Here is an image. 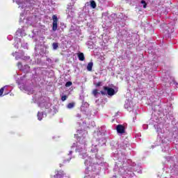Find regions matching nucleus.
<instances>
[{
	"instance_id": "nucleus-2",
	"label": "nucleus",
	"mask_w": 178,
	"mask_h": 178,
	"mask_svg": "<svg viewBox=\"0 0 178 178\" xmlns=\"http://www.w3.org/2000/svg\"><path fill=\"white\" fill-rule=\"evenodd\" d=\"M52 20H53L52 30L53 31H56V30H58V16H56V15H54L52 16Z\"/></svg>"
},
{
	"instance_id": "nucleus-13",
	"label": "nucleus",
	"mask_w": 178,
	"mask_h": 178,
	"mask_svg": "<svg viewBox=\"0 0 178 178\" xmlns=\"http://www.w3.org/2000/svg\"><path fill=\"white\" fill-rule=\"evenodd\" d=\"M5 90V88L3 87L0 89V97H2V95H3V91Z\"/></svg>"
},
{
	"instance_id": "nucleus-6",
	"label": "nucleus",
	"mask_w": 178,
	"mask_h": 178,
	"mask_svg": "<svg viewBox=\"0 0 178 178\" xmlns=\"http://www.w3.org/2000/svg\"><path fill=\"white\" fill-rule=\"evenodd\" d=\"M65 172L63 171H59L57 174H56V177L58 178H60V177H63V176H65Z\"/></svg>"
},
{
	"instance_id": "nucleus-4",
	"label": "nucleus",
	"mask_w": 178,
	"mask_h": 178,
	"mask_svg": "<svg viewBox=\"0 0 178 178\" xmlns=\"http://www.w3.org/2000/svg\"><path fill=\"white\" fill-rule=\"evenodd\" d=\"M94 66V63L90 62L88 63L86 69L88 72H92V67Z\"/></svg>"
},
{
	"instance_id": "nucleus-17",
	"label": "nucleus",
	"mask_w": 178,
	"mask_h": 178,
	"mask_svg": "<svg viewBox=\"0 0 178 178\" xmlns=\"http://www.w3.org/2000/svg\"><path fill=\"white\" fill-rule=\"evenodd\" d=\"M84 163L85 165H88V160H86Z\"/></svg>"
},
{
	"instance_id": "nucleus-5",
	"label": "nucleus",
	"mask_w": 178,
	"mask_h": 178,
	"mask_svg": "<svg viewBox=\"0 0 178 178\" xmlns=\"http://www.w3.org/2000/svg\"><path fill=\"white\" fill-rule=\"evenodd\" d=\"M78 58L79 60L83 62V60H86V57H84V54L83 53H79L78 54Z\"/></svg>"
},
{
	"instance_id": "nucleus-1",
	"label": "nucleus",
	"mask_w": 178,
	"mask_h": 178,
	"mask_svg": "<svg viewBox=\"0 0 178 178\" xmlns=\"http://www.w3.org/2000/svg\"><path fill=\"white\" fill-rule=\"evenodd\" d=\"M103 90H104H104L100 91V94H102V95H106V92L105 91H107L108 95H110V96L115 95V89L112 88H109L108 86H104Z\"/></svg>"
},
{
	"instance_id": "nucleus-3",
	"label": "nucleus",
	"mask_w": 178,
	"mask_h": 178,
	"mask_svg": "<svg viewBox=\"0 0 178 178\" xmlns=\"http://www.w3.org/2000/svg\"><path fill=\"white\" fill-rule=\"evenodd\" d=\"M116 130L117 132L119 133L120 134H124V133H125L124 126L122 124L117 125Z\"/></svg>"
},
{
	"instance_id": "nucleus-18",
	"label": "nucleus",
	"mask_w": 178,
	"mask_h": 178,
	"mask_svg": "<svg viewBox=\"0 0 178 178\" xmlns=\"http://www.w3.org/2000/svg\"><path fill=\"white\" fill-rule=\"evenodd\" d=\"M17 66H22V63L21 62H18L17 63Z\"/></svg>"
},
{
	"instance_id": "nucleus-15",
	"label": "nucleus",
	"mask_w": 178,
	"mask_h": 178,
	"mask_svg": "<svg viewBox=\"0 0 178 178\" xmlns=\"http://www.w3.org/2000/svg\"><path fill=\"white\" fill-rule=\"evenodd\" d=\"M66 99H67V96L63 95L61 97V101L65 102Z\"/></svg>"
},
{
	"instance_id": "nucleus-9",
	"label": "nucleus",
	"mask_w": 178,
	"mask_h": 178,
	"mask_svg": "<svg viewBox=\"0 0 178 178\" xmlns=\"http://www.w3.org/2000/svg\"><path fill=\"white\" fill-rule=\"evenodd\" d=\"M67 108L68 109H72V108H74V103H69L67 106Z\"/></svg>"
},
{
	"instance_id": "nucleus-7",
	"label": "nucleus",
	"mask_w": 178,
	"mask_h": 178,
	"mask_svg": "<svg viewBox=\"0 0 178 178\" xmlns=\"http://www.w3.org/2000/svg\"><path fill=\"white\" fill-rule=\"evenodd\" d=\"M90 6L92 8V9H95V8H97V3H95V1H90Z\"/></svg>"
},
{
	"instance_id": "nucleus-10",
	"label": "nucleus",
	"mask_w": 178,
	"mask_h": 178,
	"mask_svg": "<svg viewBox=\"0 0 178 178\" xmlns=\"http://www.w3.org/2000/svg\"><path fill=\"white\" fill-rule=\"evenodd\" d=\"M52 47H53V49H58L59 45H58V42H54L52 44Z\"/></svg>"
},
{
	"instance_id": "nucleus-8",
	"label": "nucleus",
	"mask_w": 178,
	"mask_h": 178,
	"mask_svg": "<svg viewBox=\"0 0 178 178\" xmlns=\"http://www.w3.org/2000/svg\"><path fill=\"white\" fill-rule=\"evenodd\" d=\"M38 120H42V116H44V113H38Z\"/></svg>"
},
{
	"instance_id": "nucleus-16",
	"label": "nucleus",
	"mask_w": 178,
	"mask_h": 178,
	"mask_svg": "<svg viewBox=\"0 0 178 178\" xmlns=\"http://www.w3.org/2000/svg\"><path fill=\"white\" fill-rule=\"evenodd\" d=\"M101 84H102V82L99 81L96 83V87H101Z\"/></svg>"
},
{
	"instance_id": "nucleus-12",
	"label": "nucleus",
	"mask_w": 178,
	"mask_h": 178,
	"mask_svg": "<svg viewBox=\"0 0 178 178\" xmlns=\"http://www.w3.org/2000/svg\"><path fill=\"white\" fill-rule=\"evenodd\" d=\"M140 3H143L144 9L147 8V2H145V1L142 0Z\"/></svg>"
},
{
	"instance_id": "nucleus-14",
	"label": "nucleus",
	"mask_w": 178,
	"mask_h": 178,
	"mask_svg": "<svg viewBox=\"0 0 178 178\" xmlns=\"http://www.w3.org/2000/svg\"><path fill=\"white\" fill-rule=\"evenodd\" d=\"M72 84L73 83H72V81H68L65 83V87H70Z\"/></svg>"
},
{
	"instance_id": "nucleus-11",
	"label": "nucleus",
	"mask_w": 178,
	"mask_h": 178,
	"mask_svg": "<svg viewBox=\"0 0 178 178\" xmlns=\"http://www.w3.org/2000/svg\"><path fill=\"white\" fill-rule=\"evenodd\" d=\"M92 94H93L94 97H97V95H98V94H99V92H98V90L95 89L92 91Z\"/></svg>"
}]
</instances>
